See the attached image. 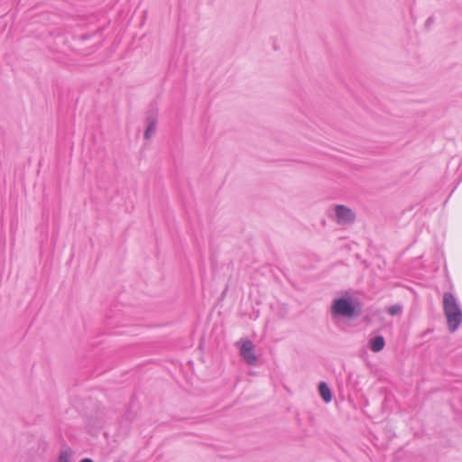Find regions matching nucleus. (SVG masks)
<instances>
[{
  "instance_id": "obj_1",
  "label": "nucleus",
  "mask_w": 462,
  "mask_h": 462,
  "mask_svg": "<svg viewBox=\"0 0 462 462\" xmlns=\"http://www.w3.org/2000/svg\"><path fill=\"white\" fill-rule=\"evenodd\" d=\"M443 310L450 332H455L462 324V310L451 292L443 295Z\"/></svg>"
},
{
  "instance_id": "obj_2",
  "label": "nucleus",
  "mask_w": 462,
  "mask_h": 462,
  "mask_svg": "<svg viewBox=\"0 0 462 462\" xmlns=\"http://www.w3.org/2000/svg\"><path fill=\"white\" fill-rule=\"evenodd\" d=\"M359 314V310L351 297L337 298L331 305L333 318H354Z\"/></svg>"
},
{
  "instance_id": "obj_3",
  "label": "nucleus",
  "mask_w": 462,
  "mask_h": 462,
  "mask_svg": "<svg viewBox=\"0 0 462 462\" xmlns=\"http://www.w3.org/2000/svg\"><path fill=\"white\" fill-rule=\"evenodd\" d=\"M335 215L337 222L339 225L352 224L356 219L355 212L350 208L344 205H337L335 207Z\"/></svg>"
},
{
  "instance_id": "obj_4",
  "label": "nucleus",
  "mask_w": 462,
  "mask_h": 462,
  "mask_svg": "<svg viewBox=\"0 0 462 462\" xmlns=\"http://www.w3.org/2000/svg\"><path fill=\"white\" fill-rule=\"evenodd\" d=\"M240 356L249 365L256 364L257 356L254 354V345L251 340L245 339L242 341Z\"/></svg>"
},
{
  "instance_id": "obj_5",
  "label": "nucleus",
  "mask_w": 462,
  "mask_h": 462,
  "mask_svg": "<svg viewBox=\"0 0 462 462\" xmlns=\"http://www.w3.org/2000/svg\"><path fill=\"white\" fill-rule=\"evenodd\" d=\"M157 116L154 113H151L146 116L147 127L144 131V138L149 140L155 134L157 126Z\"/></svg>"
},
{
  "instance_id": "obj_6",
  "label": "nucleus",
  "mask_w": 462,
  "mask_h": 462,
  "mask_svg": "<svg viewBox=\"0 0 462 462\" xmlns=\"http://www.w3.org/2000/svg\"><path fill=\"white\" fill-rule=\"evenodd\" d=\"M384 346H385V340H384V337L381 335L375 336L374 337L371 338L369 341V347L374 353H378L381 350H383Z\"/></svg>"
},
{
  "instance_id": "obj_7",
  "label": "nucleus",
  "mask_w": 462,
  "mask_h": 462,
  "mask_svg": "<svg viewBox=\"0 0 462 462\" xmlns=\"http://www.w3.org/2000/svg\"><path fill=\"white\" fill-rule=\"evenodd\" d=\"M319 392L325 402H331L332 393L327 383L321 382L319 384Z\"/></svg>"
},
{
  "instance_id": "obj_8",
  "label": "nucleus",
  "mask_w": 462,
  "mask_h": 462,
  "mask_svg": "<svg viewBox=\"0 0 462 462\" xmlns=\"http://www.w3.org/2000/svg\"><path fill=\"white\" fill-rule=\"evenodd\" d=\"M72 456L73 450L70 448H67L60 451L57 462H70Z\"/></svg>"
},
{
  "instance_id": "obj_9",
  "label": "nucleus",
  "mask_w": 462,
  "mask_h": 462,
  "mask_svg": "<svg viewBox=\"0 0 462 462\" xmlns=\"http://www.w3.org/2000/svg\"><path fill=\"white\" fill-rule=\"evenodd\" d=\"M402 308L399 305H393L388 309L389 314L394 316L401 312Z\"/></svg>"
},
{
  "instance_id": "obj_10",
  "label": "nucleus",
  "mask_w": 462,
  "mask_h": 462,
  "mask_svg": "<svg viewBox=\"0 0 462 462\" xmlns=\"http://www.w3.org/2000/svg\"><path fill=\"white\" fill-rule=\"evenodd\" d=\"M433 22H434L433 17H430V18H428V19H427V21H426V25H427V26H430Z\"/></svg>"
},
{
  "instance_id": "obj_11",
  "label": "nucleus",
  "mask_w": 462,
  "mask_h": 462,
  "mask_svg": "<svg viewBox=\"0 0 462 462\" xmlns=\"http://www.w3.org/2000/svg\"><path fill=\"white\" fill-rule=\"evenodd\" d=\"M79 462H94V461L91 458L86 457V458L81 459Z\"/></svg>"
}]
</instances>
